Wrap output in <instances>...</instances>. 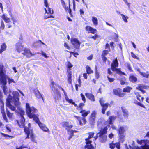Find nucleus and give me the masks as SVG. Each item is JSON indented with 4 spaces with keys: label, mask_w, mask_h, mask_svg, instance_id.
Segmentation results:
<instances>
[{
    "label": "nucleus",
    "mask_w": 149,
    "mask_h": 149,
    "mask_svg": "<svg viewBox=\"0 0 149 149\" xmlns=\"http://www.w3.org/2000/svg\"><path fill=\"white\" fill-rule=\"evenodd\" d=\"M65 10H66V11H68V13H69V14H70V15L71 16H72L71 10L70 8V5L69 6V8L68 7L65 8Z\"/></svg>",
    "instance_id": "nucleus-44"
},
{
    "label": "nucleus",
    "mask_w": 149,
    "mask_h": 149,
    "mask_svg": "<svg viewBox=\"0 0 149 149\" xmlns=\"http://www.w3.org/2000/svg\"><path fill=\"white\" fill-rule=\"evenodd\" d=\"M84 105V104L83 103H81L79 104V107L80 108L81 110H83L82 107Z\"/></svg>",
    "instance_id": "nucleus-63"
},
{
    "label": "nucleus",
    "mask_w": 149,
    "mask_h": 149,
    "mask_svg": "<svg viewBox=\"0 0 149 149\" xmlns=\"http://www.w3.org/2000/svg\"><path fill=\"white\" fill-rule=\"evenodd\" d=\"M41 54L44 57L46 58H47L49 57V56L47 55L45 53L42 51L41 52Z\"/></svg>",
    "instance_id": "nucleus-49"
},
{
    "label": "nucleus",
    "mask_w": 149,
    "mask_h": 149,
    "mask_svg": "<svg viewBox=\"0 0 149 149\" xmlns=\"http://www.w3.org/2000/svg\"><path fill=\"white\" fill-rule=\"evenodd\" d=\"M8 83L9 84H10L12 82H13L14 83H15V82L14 81V80L12 79H11L10 78H8Z\"/></svg>",
    "instance_id": "nucleus-54"
},
{
    "label": "nucleus",
    "mask_w": 149,
    "mask_h": 149,
    "mask_svg": "<svg viewBox=\"0 0 149 149\" xmlns=\"http://www.w3.org/2000/svg\"><path fill=\"white\" fill-rule=\"evenodd\" d=\"M125 132L124 127L123 126L120 127L118 129V134L119 139L120 141L122 142L124 141L125 139V136L124 135Z\"/></svg>",
    "instance_id": "nucleus-12"
},
{
    "label": "nucleus",
    "mask_w": 149,
    "mask_h": 149,
    "mask_svg": "<svg viewBox=\"0 0 149 149\" xmlns=\"http://www.w3.org/2000/svg\"><path fill=\"white\" fill-rule=\"evenodd\" d=\"M13 97L10 95L7 98L6 105V106L10 109L12 111L15 110V108L10 104V102H13L15 105L19 109L20 102L19 101V93L17 91L13 92L12 93ZM19 110L21 109L19 108Z\"/></svg>",
    "instance_id": "nucleus-2"
},
{
    "label": "nucleus",
    "mask_w": 149,
    "mask_h": 149,
    "mask_svg": "<svg viewBox=\"0 0 149 149\" xmlns=\"http://www.w3.org/2000/svg\"><path fill=\"white\" fill-rule=\"evenodd\" d=\"M116 118V116H111L109 117L108 120V122L109 124H112Z\"/></svg>",
    "instance_id": "nucleus-23"
},
{
    "label": "nucleus",
    "mask_w": 149,
    "mask_h": 149,
    "mask_svg": "<svg viewBox=\"0 0 149 149\" xmlns=\"http://www.w3.org/2000/svg\"><path fill=\"white\" fill-rule=\"evenodd\" d=\"M126 65L127 66V68L129 69V70L131 72H132L133 70L132 68L131 67L130 64L128 63H126Z\"/></svg>",
    "instance_id": "nucleus-42"
},
{
    "label": "nucleus",
    "mask_w": 149,
    "mask_h": 149,
    "mask_svg": "<svg viewBox=\"0 0 149 149\" xmlns=\"http://www.w3.org/2000/svg\"><path fill=\"white\" fill-rule=\"evenodd\" d=\"M64 46L65 47H66V48H67L68 49H70V47L66 43H65L64 44Z\"/></svg>",
    "instance_id": "nucleus-64"
},
{
    "label": "nucleus",
    "mask_w": 149,
    "mask_h": 149,
    "mask_svg": "<svg viewBox=\"0 0 149 149\" xmlns=\"http://www.w3.org/2000/svg\"><path fill=\"white\" fill-rule=\"evenodd\" d=\"M120 15L122 17L123 20L125 23H126L128 22L127 19H128L129 17L127 16H125L123 14H121Z\"/></svg>",
    "instance_id": "nucleus-32"
},
{
    "label": "nucleus",
    "mask_w": 149,
    "mask_h": 149,
    "mask_svg": "<svg viewBox=\"0 0 149 149\" xmlns=\"http://www.w3.org/2000/svg\"><path fill=\"white\" fill-rule=\"evenodd\" d=\"M0 134H1V135L3 136V137H5L6 138V139H8V138H10V137H12V138L13 137L12 136H10L7 134H5L1 132L0 133Z\"/></svg>",
    "instance_id": "nucleus-38"
},
{
    "label": "nucleus",
    "mask_w": 149,
    "mask_h": 149,
    "mask_svg": "<svg viewBox=\"0 0 149 149\" xmlns=\"http://www.w3.org/2000/svg\"><path fill=\"white\" fill-rule=\"evenodd\" d=\"M86 68L87 72L88 74H90L93 73V71L88 66H87Z\"/></svg>",
    "instance_id": "nucleus-33"
},
{
    "label": "nucleus",
    "mask_w": 149,
    "mask_h": 149,
    "mask_svg": "<svg viewBox=\"0 0 149 149\" xmlns=\"http://www.w3.org/2000/svg\"><path fill=\"white\" fill-rule=\"evenodd\" d=\"M125 95V94L124 93H119L118 96L120 97H123Z\"/></svg>",
    "instance_id": "nucleus-61"
},
{
    "label": "nucleus",
    "mask_w": 149,
    "mask_h": 149,
    "mask_svg": "<svg viewBox=\"0 0 149 149\" xmlns=\"http://www.w3.org/2000/svg\"><path fill=\"white\" fill-rule=\"evenodd\" d=\"M121 109L123 114L128 112L127 109L124 107H121Z\"/></svg>",
    "instance_id": "nucleus-53"
},
{
    "label": "nucleus",
    "mask_w": 149,
    "mask_h": 149,
    "mask_svg": "<svg viewBox=\"0 0 149 149\" xmlns=\"http://www.w3.org/2000/svg\"><path fill=\"white\" fill-rule=\"evenodd\" d=\"M137 98L140 101H143L144 100V97H141L140 95L138 94L136 95Z\"/></svg>",
    "instance_id": "nucleus-37"
},
{
    "label": "nucleus",
    "mask_w": 149,
    "mask_h": 149,
    "mask_svg": "<svg viewBox=\"0 0 149 149\" xmlns=\"http://www.w3.org/2000/svg\"><path fill=\"white\" fill-rule=\"evenodd\" d=\"M6 129V132L7 133H9L11 132V129L10 125H6L5 127Z\"/></svg>",
    "instance_id": "nucleus-40"
},
{
    "label": "nucleus",
    "mask_w": 149,
    "mask_h": 149,
    "mask_svg": "<svg viewBox=\"0 0 149 149\" xmlns=\"http://www.w3.org/2000/svg\"><path fill=\"white\" fill-rule=\"evenodd\" d=\"M96 71L95 72V78L97 79H98L99 77V72H98L97 70V68L96 66L95 67Z\"/></svg>",
    "instance_id": "nucleus-43"
},
{
    "label": "nucleus",
    "mask_w": 149,
    "mask_h": 149,
    "mask_svg": "<svg viewBox=\"0 0 149 149\" xmlns=\"http://www.w3.org/2000/svg\"><path fill=\"white\" fill-rule=\"evenodd\" d=\"M44 4L46 8H45V15L46 13L48 14H53V11L48 6V1L47 0H44Z\"/></svg>",
    "instance_id": "nucleus-13"
},
{
    "label": "nucleus",
    "mask_w": 149,
    "mask_h": 149,
    "mask_svg": "<svg viewBox=\"0 0 149 149\" xmlns=\"http://www.w3.org/2000/svg\"><path fill=\"white\" fill-rule=\"evenodd\" d=\"M11 18H12V20L13 22V24H15L16 22H17V20L14 17H11Z\"/></svg>",
    "instance_id": "nucleus-62"
},
{
    "label": "nucleus",
    "mask_w": 149,
    "mask_h": 149,
    "mask_svg": "<svg viewBox=\"0 0 149 149\" xmlns=\"http://www.w3.org/2000/svg\"><path fill=\"white\" fill-rule=\"evenodd\" d=\"M100 102L101 106L102 107V112L103 114L105 113V111L108 107L109 104L106 103L104 104V100L103 99H100Z\"/></svg>",
    "instance_id": "nucleus-15"
},
{
    "label": "nucleus",
    "mask_w": 149,
    "mask_h": 149,
    "mask_svg": "<svg viewBox=\"0 0 149 149\" xmlns=\"http://www.w3.org/2000/svg\"><path fill=\"white\" fill-rule=\"evenodd\" d=\"M1 113L2 114L3 117V118L4 120L6 122H8V120L6 118V117L5 113L4 111V110L3 108L1 109Z\"/></svg>",
    "instance_id": "nucleus-31"
},
{
    "label": "nucleus",
    "mask_w": 149,
    "mask_h": 149,
    "mask_svg": "<svg viewBox=\"0 0 149 149\" xmlns=\"http://www.w3.org/2000/svg\"><path fill=\"white\" fill-rule=\"evenodd\" d=\"M35 94L37 98H42V100H43V98L42 97L41 94L40 93V91L38 90H37L36 91H35Z\"/></svg>",
    "instance_id": "nucleus-27"
},
{
    "label": "nucleus",
    "mask_w": 149,
    "mask_h": 149,
    "mask_svg": "<svg viewBox=\"0 0 149 149\" xmlns=\"http://www.w3.org/2000/svg\"><path fill=\"white\" fill-rule=\"evenodd\" d=\"M24 131L25 133L27 135V136L26 138L25 139H29V136L30 135L31 140L33 142L36 143V141L35 139V137L33 134L32 131L29 129V128L25 127L24 128Z\"/></svg>",
    "instance_id": "nucleus-11"
},
{
    "label": "nucleus",
    "mask_w": 149,
    "mask_h": 149,
    "mask_svg": "<svg viewBox=\"0 0 149 149\" xmlns=\"http://www.w3.org/2000/svg\"><path fill=\"white\" fill-rule=\"evenodd\" d=\"M61 125L66 129H68V132L70 134V136L68 139L69 140H70L73 136L74 133L77 132L76 130H73L70 129L71 128H72L73 126L72 125H70L68 122H63L61 123Z\"/></svg>",
    "instance_id": "nucleus-6"
},
{
    "label": "nucleus",
    "mask_w": 149,
    "mask_h": 149,
    "mask_svg": "<svg viewBox=\"0 0 149 149\" xmlns=\"http://www.w3.org/2000/svg\"><path fill=\"white\" fill-rule=\"evenodd\" d=\"M20 113L21 115V119L20 120V123L21 125L18 123L20 126L23 127L24 125V123L25 122V120L24 117H23V115L24 114L25 112L22 109H21L20 110Z\"/></svg>",
    "instance_id": "nucleus-14"
},
{
    "label": "nucleus",
    "mask_w": 149,
    "mask_h": 149,
    "mask_svg": "<svg viewBox=\"0 0 149 149\" xmlns=\"http://www.w3.org/2000/svg\"><path fill=\"white\" fill-rule=\"evenodd\" d=\"M132 88L130 87H127L124 88L123 90V91L124 92H127L129 93L130 92V90Z\"/></svg>",
    "instance_id": "nucleus-35"
},
{
    "label": "nucleus",
    "mask_w": 149,
    "mask_h": 149,
    "mask_svg": "<svg viewBox=\"0 0 149 149\" xmlns=\"http://www.w3.org/2000/svg\"><path fill=\"white\" fill-rule=\"evenodd\" d=\"M6 78V75L3 70H1L0 71V81L3 85L2 88L4 93L5 95H7L10 92V91L6 86L7 83Z\"/></svg>",
    "instance_id": "nucleus-4"
},
{
    "label": "nucleus",
    "mask_w": 149,
    "mask_h": 149,
    "mask_svg": "<svg viewBox=\"0 0 149 149\" xmlns=\"http://www.w3.org/2000/svg\"><path fill=\"white\" fill-rule=\"evenodd\" d=\"M22 41H20L16 44V49L17 51L19 53H21L24 56H26L27 57L29 58L34 55L31 53L29 49L27 48L24 49V45L22 44Z\"/></svg>",
    "instance_id": "nucleus-3"
},
{
    "label": "nucleus",
    "mask_w": 149,
    "mask_h": 149,
    "mask_svg": "<svg viewBox=\"0 0 149 149\" xmlns=\"http://www.w3.org/2000/svg\"><path fill=\"white\" fill-rule=\"evenodd\" d=\"M88 134L89 135L88 137L85 139L86 145L85 146V149H95L91 144L92 141L90 140V139L94 136V133L93 132H90Z\"/></svg>",
    "instance_id": "nucleus-8"
},
{
    "label": "nucleus",
    "mask_w": 149,
    "mask_h": 149,
    "mask_svg": "<svg viewBox=\"0 0 149 149\" xmlns=\"http://www.w3.org/2000/svg\"><path fill=\"white\" fill-rule=\"evenodd\" d=\"M148 86H145L143 84H139L138 86L136 88V89L141 91L144 94L145 93V91L143 90V89H146L148 88Z\"/></svg>",
    "instance_id": "nucleus-21"
},
{
    "label": "nucleus",
    "mask_w": 149,
    "mask_h": 149,
    "mask_svg": "<svg viewBox=\"0 0 149 149\" xmlns=\"http://www.w3.org/2000/svg\"><path fill=\"white\" fill-rule=\"evenodd\" d=\"M92 21L93 24L95 26H96L98 24V19L97 18L95 17H92Z\"/></svg>",
    "instance_id": "nucleus-28"
},
{
    "label": "nucleus",
    "mask_w": 149,
    "mask_h": 149,
    "mask_svg": "<svg viewBox=\"0 0 149 149\" xmlns=\"http://www.w3.org/2000/svg\"><path fill=\"white\" fill-rule=\"evenodd\" d=\"M141 75L146 78H148L149 77V72L147 71L146 73L142 72V73H141Z\"/></svg>",
    "instance_id": "nucleus-34"
},
{
    "label": "nucleus",
    "mask_w": 149,
    "mask_h": 149,
    "mask_svg": "<svg viewBox=\"0 0 149 149\" xmlns=\"http://www.w3.org/2000/svg\"><path fill=\"white\" fill-rule=\"evenodd\" d=\"M6 45L5 43L2 44L1 46V49H0V54L2 53L4 51L6 50Z\"/></svg>",
    "instance_id": "nucleus-29"
},
{
    "label": "nucleus",
    "mask_w": 149,
    "mask_h": 149,
    "mask_svg": "<svg viewBox=\"0 0 149 149\" xmlns=\"http://www.w3.org/2000/svg\"><path fill=\"white\" fill-rule=\"evenodd\" d=\"M1 18L2 19L4 20L5 22L7 23H9V24H8V27L10 28L12 26L11 25L12 22L10 21V19L5 14H3L1 16Z\"/></svg>",
    "instance_id": "nucleus-18"
},
{
    "label": "nucleus",
    "mask_w": 149,
    "mask_h": 149,
    "mask_svg": "<svg viewBox=\"0 0 149 149\" xmlns=\"http://www.w3.org/2000/svg\"><path fill=\"white\" fill-rule=\"evenodd\" d=\"M131 56L134 58L139 59V58L136 55L134 54L132 52L131 53Z\"/></svg>",
    "instance_id": "nucleus-45"
},
{
    "label": "nucleus",
    "mask_w": 149,
    "mask_h": 149,
    "mask_svg": "<svg viewBox=\"0 0 149 149\" xmlns=\"http://www.w3.org/2000/svg\"><path fill=\"white\" fill-rule=\"evenodd\" d=\"M68 72V83L69 84L71 83L72 81V79H71L72 78V74L71 72L70 71V70L69 71L68 70L67 71Z\"/></svg>",
    "instance_id": "nucleus-25"
},
{
    "label": "nucleus",
    "mask_w": 149,
    "mask_h": 149,
    "mask_svg": "<svg viewBox=\"0 0 149 149\" xmlns=\"http://www.w3.org/2000/svg\"><path fill=\"white\" fill-rule=\"evenodd\" d=\"M65 51H66L68 52H70V53L71 54H73V55L75 57H76V55H79V54H78V53L77 52H68L67 50H65Z\"/></svg>",
    "instance_id": "nucleus-57"
},
{
    "label": "nucleus",
    "mask_w": 149,
    "mask_h": 149,
    "mask_svg": "<svg viewBox=\"0 0 149 149\" xmlns=\"http://www.w3.org/2000/svg\"><path fill=\"white\" fill-rule=\"evenodd\" d=\"M2 94L0 90V102L2 103H3V101L2 99Z\"/></svg>",
    "instance_id": "nucleus-58"
},
{
    "label": "nucleus",
    "mask_w": 149,
    "mask_h": 149,
    "mask_svg": "<svg viewBox=\"0 0 149 149\" xmlns=\"http://www.w3.org/2000/svg\"><path fill=\"white\" fill-rule=\"evenodd\" d=\"M51 17L54 18V17L53 16L51 15H45L44 16V18L45 19H46L48 18Z\"/></svg>",
    "instance_id": "nucleus-46"
},
{
    "label": "nucleus",
    "mask_w": 149,
    "mask_h": 149,
    "mask_svg": "<svg viewBox=\"0 0 149 149\" xmlns=\"http://www.w3.org/2000/svg\"><path fill=\"white\" fill-rule=\"evenodd\" d=\"M80 96L82 98V100L85 103L86 100L84 95L82 93H81L80 94Z\"/></svg>",
    "instance_id": "nucleus-47"
},
{
    "label": "nucleus",
    "mask_w": 149,
    "mask_h": 149,
    "mask_svg": "<svg viewBox=\"0 0 149 149\" xmlns=\"http://www.w3.org/2000/svg\"><path fill=\"white\" fill-rule=\"evenodd\" d=\"M113 92L114 94L116 95H118L119 93V92L116 89H114Z\"/></svg>",
    "instance_id": "nucleus-52"
},
{
    "label": "nucleus",
    "mask_w": 149,
    "mask_h": 149,
    "mask_svg": "<svg viewBox=\"0 0 149 149\" xmlns=\"http://www.w3.org/2000/svg\"><path fill=\"white\" fill-rule=\"evenodd\" d=\"M109 52V51L108 50H104L103 52V53L102 55H103L104 56L106 55H107Z\"/></svg>",
    "instance_id": "nucleus-59"
},
{
    "label": "nucleus",
    "mask_w": 149,
    "mask_h": 149,
    "mask_svg": "<svg viewBox=\"0 0 149 149\" xmlns=\"http://www.w3.org/2000/svg\"><path fill=\"white\" fill-rule=\"evenodd\" d=\"M1 26L0 27L1 28V30H3L5 27V25L3 22L2 21L1 22Z\"/></svg>",
    "instance_id": "nucleus-56"
},
{
    "label": "nucleus",
    "mask_w": 149,
    "mask_h": 149,
    "mask_svg": "<svg viewBox=\"0 0 149 149\" xmlns=\"http://www.w3.org/2000/svg\"><path fill=\"white\" fill-rule=\"evenodd\" d=\"M115 146L118 149H120V142H118L114 143L112 142L109 144V147L111 149H114Z\"/></svg>",
    "instance_id": "nucleus-19"
},
{
    "label": "nucleus",
    "mask_w": 149,
    "mask_h": 149,
    "mask_svg": "<svg viewBox=\"0 0 149 149\" xmlns=\"http://www.w3.org/2000/svg\"><path fill=\"white\" fill-rule=\"evenodd\" d=\"M70 104L74 105L75 107L77 106V105L73 102V100L71 99H69L68 97H66L65 99Z\"/></svg>",
    "instance_id": "nucleus-30"
},
{
    "label": "nucleus",
    "mask_w": 149,
    "mask_h": 149,
    "mask_svg": "<svg viewBox=\"0 0 149 149\" xmlns=\"http://www.w3.org/2000/svg\"><path fill=\"white\" fill-rule=\"evenodd\" d=\"M67 65L68 68L69 69V70H68L69 71L70 70V68L73 67V65L69 61H68L67 62Z\"/></svg>",
    "instance_id": "nucleus-41"
},
{
    "label": "nucleus",
    "mask_w": 149,
    "mask_h": 149,
    "mask_svg": "<svg viewBox=\"0 0 149 149\" xmlns=\"http://www.w3.org/2000/svg\"><path fill=\"white\" fill-rule=\"evenodd\" d=\"M96 112L95 111H93L91 115L90 118H95V117L96 116Z\"/></svg>",
    "instance_id": "nucleus-50"
},
{
    "label": "nucleus",
    "mask_w": 149,
    "mask_h": 149,
    "mask_svg": "<svg viewBox=\"0 0 149 149\" xmlns=\"http://www.w3.org/2000/svg\"><path fill=\"white\" fill-rule=\"evenodd\" d=\"M7 114L8 117L10 118H12L13 114L8 111H7Z\"/></svg>",
    "instance_id": "nucleus-51"
},
{
    "label": "nucleus",
    "mask_w": 149,
    "mask_h": 149,
    "mask_svg": "<svg viewBox=\"0 0 149 149\" xmlns=\"http://www.w3.org/2000/svg\"><path fill=\"white\" fill-rule=\"evenodd\" d=\"M86 97L92 101H95L94 96L92 94L89 93H86L85 94Z\"/></svg>",
    "instance_id": "nucleus-22"
},
{
    "label": "nucleus",
    "mask_w": 149,
    "mask_h": 149,
    "mask_svg": "<svg viewBox=\"0 0 149 149\" xmlns=\"http://www.w3.org/2000/svg\"><path fill=\"white\" fill-rule=\"evenodd\" d=\"M108 126L105 127L104 128L102 129L100 132L97 134V135H98L100 137V141L102 143H105L107 141V136L105 134L107 132V127Z\"/></svg>",
    "instance_id": "nucleus-9"
},
{
    "label": "nucleus",
    "mask_w": 149,
    "mask_h": 149,
    "mask_svg": "<svg viewBox=\"0 0 149 149\" xmlns=\"http://www.w3.org/2000/svg\"><path fill=\"white\" fill-rule=\"evenodd\" d=\"M95 118H89V123L91 125H94V123H95Z\"/></svg>",
    "instance_id": "nucleus-39"
},
{
    "label": "nucleus",
    "mask_w": 149,
    "mask_h": 149,
    "mask_svg": "<svg viewBox=\"0 0 149 149\" xmlns=\"http://www.w3.org/2000/svg\"><path fill=\"white\" fill-rule=\"evenodd\" d=\"M71 43L76 48H79L80 46V42L76 38H72L71 40Z\"/></svg>",
    "instance_id": "nucleus-17"
},
{
    "label": "nucleus",
    "mask_w": 149,
    "mask_h": 149,
    "mask_svg": "<svg viewBox=\"0 0 149 149\" xmlns=\"http://www.w3.org/2000/svg\"><path fill=\"white\" fill-rule=\"evenodd\" d=\"M26 111L28 116L30 118H33L34 121L37 123L40 128L43 131L49 132V130L45 126V124L41 123L38 117L35 114L37 112L38 110L33 107H30L28 103L26 104Z\"/></svg>",
    "instance_id": "nucleus-1"
},
{
    "label": "nucleus",
    "mask_w": 149,
    "mask_h": 149,
    "mask_svg": "<svg viewBox=\"0 0 149 149\" xmlns=\"http://www.w3.org/2000/svg\"><path fill=\"white\" fill-rule=\"evenodd\" d=\"M128 112H127L126 113H125L123 114V116L125 119H127L128 118Z\"/></svg>",
    "instance_id": "nucleus-60"
},
{
    "label": "nucleus",
    "mask_w": 149,
    "mask_h": 149,
    "mask_svg": "<svg viewBox=\"0 0 149 149\" xmlns=\"http://www.w3.org/2000/svg\"><path fill=\"white\" fill-rule=\"evenodd\" d=\"M80 113L82 114V115L83 117H85L87 116L88 114L90 113V111H88L86 112L85 110H81Z\"/></svg>",
    "instance_id": "nucleus-24"
},
{
    "label": "nucleus",
    "mask_w": 149,
    "mask_h": 149,
    "mask_svg": "<svg viewBox=\"0 0 149 149\" xmlns=\"http://www.w3.org/2000/svg\"><path fill=\"white\" fill-rule=\"evenodd\" d=\"M85 29L86 31H88V33L92 34H94L96 31L97 30L89 26H87L86 27Z\"/></svg>",
    "instance_id": "nucleus-20"
},
{
    "label": "nucleus",
    "mask_w": 149,
    "mask_h": 149,
    "mask_svg": "<svg viewBox=\"0 0 149 149\" xmlns=\"http://www.w3.org/2000/svg\"><path fill=\"white\" fill-rule=\"evenodd\" d=\"M130 81L133 83L136 81L137 80V78L134 75H131L129 77Z\"/></svg>",
    "instance_id": "nucleus-26"
},
{
    "label": "nucleus",
    "mask_w": 149,
    "mask_h": 149,
    "mask_svg": "<svg viewBox=\"0 0 149 149\" xmlns=\"http://www.w3.org/2000/svg\"><path fill=\"white\" fill-rule=\"evenodd\" d=\"M134 103L135 104H137L139 106H141V107H143L144 108H145V106L143 104H142L140 102H138L136 100H135L134 101Z\"/></svg>",
    "instance_id": "nucleus-36"
},
{
    "label": "nucleus",
    "mask_w": 149,
    "mask_h": 149,
    "mask_svg": "<svg viewBox=\"0 0 149 149\" xmlns=\"http://www.w3.org/2000/svg\"><path fill=\"white\" fill-rule=\"evenodd\" d=\"M136 142L138 144L141 145V146L140 147H137L136 149H149V140H137Z\"/></svg>",
    "instance_id": "nucleus-10"
},
{
    "label": "nucleus",
    "mask_w": 149,
    "mask_h": 149,
    "mask_svg": "<svg viewBox=\"0 0 149 149\" xmlns=\"http://www.w3.org/2000/svg\"><path fill=\"white\" fill-rule=\"evenodd\" d=\"M107 78L109 81L110 82H113L115 79L114 78H110L108 76H107Z\"/></svg>",
    "instance_id": "nucleus-48"
},
{
    "label": "nucleus",
    "mask_w": 149,
    "mask_h": 149,
    "mask_svg": "<svg viewBox=\"0 0 149 149\" xmlns=\"http://www.w3.org/2000/svg\"><path fill=\"white\" fill-rule=\"evenodd\" d=\"M50 87L51 88L52 92V94L56 102L57 100L61 98V95L60 92L57 88L58 86L57 84H55V83L52 81L50 85Z\"/></svg>",
    "instance_id": "nucleus-5"
},
{
    "label": "nucleus",
    "mask_w": 149,
    "mask_h": 149,
    "mask_svg": "<svg viewBox=\"0 0 149 149\" xmlns=\"http://www.w3.org/2000/svg\"><path fill=\"white\" fill-rule=\"evenodd\" d=\"M125 4L127 5L129 8L130 7V3L128 2L127 0H123Z\"/></svg>",
    "instance_id": "nucleus-55"
},
{
    "label": "nucleus",
    "mask_w": 149,
    "mask_h": 149,
    "mask_svg": "<svg viewBox=\"0 0 149 149\" xmlns=\"http://www.w3.org/2000/svg\"><path fill=\"white\" fill-rule=\"evenodd\" d=\"M118 63L117 58L113 60L111 65V69L113 71L116 72L117 73L120 75H125V74L121 72L120 69H117L116 68L118 66Z\"/></svg>",
    "instance_id": "nucleus-7"
},
{
    "label": "nucleus",
    "mask_w": 149,
    "mask_h": 149,
    "mask_svg": "<svg viewBox=\"0 0 149 149\" xmlns=\"http://www.w3.org/2000/svg\"><path fill=\"white\" fill-rule=\"evenodd\" d=\"M74 117L78 120L79 123L80 125L83 126L85 124L86 122V119L83 117H81L79 116H74Z\"/></svg>",
    "instance_id": "nucleus-16"
}]
</instances>
